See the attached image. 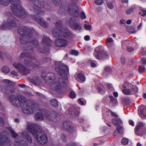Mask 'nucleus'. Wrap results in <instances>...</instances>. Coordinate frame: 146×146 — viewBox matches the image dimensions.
<instances>
[{
	"mask_svg": "<svg viewBox=\"0 0 146 146\" xmlns=\"http://www.w3.org/2000/svg\"><path fill=\"white\" fill-rule=\"evenodd\" d=\"M9 99L14 106L21 107L23 112L25 114L33 113V111L38 108V105L34 100H27L25 97L21 95H11L10 96Z\"/></svg>",
	"mask_w": 146,
	"mask_h": 146,
	"instance_id": "f257e3e1",
	"label": "nucleus"
},
{
	"mask_svg": "<svg viewBox=\"0 0 146 146\" xmlns=\"http://www.w3.org/2000/svg\"><path fill=\"white\" fill-rule=\"evenodd\" d=\"M56 71L64 80L62 77L58 78V80L53 83L52 86L56 91H60L62 90V88L66 85L65 80H66L68 78L67 75L69 73V69L67 65L62 64L60 62H58L56 64Z\"/></svg>",
	"mask_w": 146,
	"mask_h": 146,
	"instance_id": "f03ea898",
	"label": "nucleus"
},
{
	"mask_svg": "<svg viewBox=\"0 0 146 146\" xmlns=\"http://www.w3.org/2000/svg\"><path fill=\"white\" fill-rule=\"evenodd\" d=\"M18 33L21 35L20 37V41L22 44H26L28 42L36 47L38 45L37 41L32 36L33 33L35 35L38 34L33 29H29L24 27H21L18 30Z\"/></svg>",
	"mask_w": 146,
	"mask_h": 146,
	"instance_id": "7ed1b4c3",
	"label": "nucleus"
},
{
	"mask_svg": "<svg viewBox=\"0 0 146 146\" xmlns=\"http://www.w3.org/2000/svg\"><path fill=\"white\" fill-rule=\"evenodd\" d=\"M33 51V47L29 48L20 54V58L21 59L26 57L24 62V64L28 67L35 68L38 67L40 63L39 60L36 59L35 56H32V53Z\"/></svg>",
	"mask_w": 146,
	"mask_h": 146,
	"instance_id": "20e7f679",
	"label": "nucleus"
},
{
	"mask_svg": "<svg viewBox=\"0 0 146 146\" xmlns=\"http://www.w3.org/2000/svg\"><path fill=\"white\" fill-rule=\"evenodd\" d=\"M56 27L52 31L53 36L56 38L62 36L70 38L73 36V34L68 29L63 28L62 25L60 22H56L55 24Z\"/></svg>",
	"mask_w": 146,
	"mask_h": 146,
	"instance_id": "39448f33",
	"label": "nucleus"
},
{
	"mask_svg": "<svg viewBox=\"0 0 146 146\" xmlns=\"http://www.w3.org/2000/svg\"><path fill=\"white\" fill-rule=\"evenodd\" d=\"M33 12L35 13L33 15V19L37 21L41 26L44 28H47L48 26V23L40 17L41 16L44 15V13L42 10H32Z\"/></svg>",
	"mask_w": 146,
	"mask_h": 146,
	"instance_id": "423d86ee",
	"label": "nucleus"
},
{
	"mask_svg": "<svg viewBox=\"0 0 146 146\" xmlns=\"http://www.w3.org/2000/svg\"><path fill=\"white\" fill-rule=\"evenodd\" d=\"M11 3V9H22L23 7L19 0H0V4L6 6Z\"/></svg>",
	"mask_w": 146,
	"mask_h": 146,
	"instance_id": "0eeeda50",
	"label": "nucleus"
},
{
	"mask_svg": "<svg viewBox=\"0 0 146 146\" xmlns=\"http://www.w3.org/2000/svg\"><path fill=\"white\" fill-rule=\"evenodd\" d=\"M12 142L8 137V133L3 131L0 135V146H11Z\"/></svg>",
	"mask_w": 146,
	"mask_h": 146,
	"instance_id": "6e6552de",
	"label": "nucleus"
},
{
	"mask_svg": "<svg viewBox=\"0 0 146 146\" xmlns=\"http://www.w3.org/2000/svg\"><path fill=\"white\" fill-rule=\"evenodd\" d=\"M34 137L37 141V143L40 144H45L47 142L48 140L46 135L42 129L38 131V132Z\"/></svg>",
	"mask_w": 146,
	"mask_h": 146,
	"instance_id": "1a4fd4ad",
	"label": "nucleus"
},
{
	"mask_svg": "<svg viewBox=\"0 0 146 146\" xmlns=\"http://www.w3.org/2000/svg\"><path fill=\"white\" fill-rule=\"evenodd\" d=\"M146 126L145 123L143 122L139 123L135 128L136 134L138 136H142L145 132Z\"/></svg>",
	"mask_w": 146,
	"mask_h": 146,
	"instance_id": "9d476101",
	"label": "nucleus"
},
{
	"mask_svg": "<svg viewBox=\"0 0 146 146\" xmlns=\"http://www.w3.org/2000/svg\"><path fill=\"white\" fill-rule=\"evenodd\" d=\"M13 65L22 75H26L30 73L29 70L20 63L15 62Z\"/></svg>",
	"mask_w": 146,
	"mask_h": 146,
	"instance_id": "9b49d317",
	"label": "nucleus"
},
{
	"mask_svg": "<svg viewBox=\"0 0 146 146\" xmlns=\"http://www.w3.org/2000/svg\"><path fill=\"white\" fill-rule=\"evenodd\" d=\"M27 129L31 133L34 137L38 132V131L41 129V127L35 124H32L28 125L27 126Z\"/></svg>",
	"mask_w": 146,
	"mask_h": 146,
	"instance_id": "f8f14e48",
	"label": "nucleus"
},
{
	"mask_svg": "<svg viewBox=\"0 0 146 146\" xmlns=\"http://www.w3.org/2000/svg\"><path fill=\"white\" fill-rule=\"evenodd\" d=\"M41 77L44 80L45 82L47 84H48L54 80L56 78L55 74L53 72L48 73L46 75L42 74L41 75Z\"/></svg>",
	"mask_w": 146,
	"mask_h": 146,
	"instance_id": "ddd939ff",
	"label": "nucleus"
},
{
	"mask_svg": "<svg viewBox=\"0 0 146 146\" xmlns=\"http://www.w3.org/2000/svg\"><path fill=\"white\" fill-rule=\"evenodd\" d=\"M131 89H124L123 90V92L124 94L126 95H132L137 92L138 88L136 86L131 85Z\"/></svg>",
	"mask_w": 146,
	"mask_h": 146,
	"instance_id": "4468645a",
	"label": "nucleus"
},
{
	"mask_svg": "<svg viewBox=\"0 0 146 146\" xmlns=\"http://www.w3.org/2000/svg\"><path fill=\"white\" fill-rule=\"evenodd\" d=\"M55 45L58 46L65 47L68 45L67 41L64 38H58L56 39L54 41Z\"/></svg>",
	"mask_w": 146,
	"mask_h": 146,
	"instance_id": "2eb2a0df",
	"label": "nucleus"
},
{
	"mask_svg": "<svg viewBox=\"0 0 146 146\" xmlns=\"http://www.w3.org/2000/svg\"><path fill=\"white\" fill-rule=\"evenodd\" d=\"M94 56L98 60L106 58L108 56L106 52L104 51L101 52L100 50H96L94 52Z\"/></svg>",
	"mask_w": 146,
	"mask_h": 146,
	"instance_id": "dca6fc26",
	"label": "nucleus"
},
{
	"mask_svg": "<svg viewBox=\"0 0 146 146\" xmlns=\"http://www.w3.org/2000/svg\"><path fill=\"white\" fill-rule=\"evenodd\" d=\"M13 14L21 18H24L27 15V13L25 10H12Z\"/></svg>",
	"mask_w": 146,
	"mask_h": 146,
	"instance_id": "f3484780",
	"label": "nucleus"
},
{
	"mask_svg": "<svg viewBox=\"0 0 146 146\" xmlns=\"http://www.w3.org/2000/svg\"><path fill=\"white\" fill-rule=\"evenodd\" d=\"M5 26L6 28L10 29L12 27H16L17 25L14 19L11 18L8 19L5 24Z\"/></svg>",
	"mask_w": 146,
	"mask_h": 146,
	"instance_id": "a211bd4d",
	"label": "nucleus"
},
{
	"mask_svg": "<svg viewBox=\"0 0 146 146\" xmlns=\"http://www.w3.org/2000/svg\"><path fill=\"white\" fill-rule=\"evenodd\" d=\"M61 127L68 131H70L72 129L73 126L71 121H65L62 123Z\"/></svg>",
	"mask_w": 146,
	"mask_h": 146,
	"instance_id": "6ab92c4d",
	"label": "nucleus"
},
{
	"mask_svg": "<svg viewBox=\"0 0 146 146\" xmlns=\"http://www.w3.org/2000/svg\"><path fill=\"white\" fill-rule=\"evenodd\" d=\"M138 110L139 115L142 118H146V107L145 106L141 105L139 106Z\"/></svg>",
	"mask_w": 146,
	"mask_h": 146,
	"instance_id": "aec40b11",
	"label": "nucleus"
},
{
	"mask_svg": "<svg viewBox=\"0 0 146 146\" xmlns=\"http://www.w3.org/2000/svg\"><path fill=\"white\" fill-rule=\"evenodd\" d=\"M28 142L25 140L16 139L15 142V146H28Z\"/></svg>",
	"mask_w": 146,
	"mask_h": 146,
	"instance_id": "412c9836",
	"label": "nucleus"
},
{
	"mask_svg": "<svg viewBox=\"0 0 146 146\" xmlns=\"http://www.w3.org/2000/svg\"><path fill=\"white\" fill-rule=\"evenodd\" d=\"M33 1L35 5L38 8H43L44 5V0H34Z\"/></svg>",
	"mask_w": 146,
	"mask_h": 146,
	"instance_id": "4be33fe9",
	"label": "nucleus"
},
{
	"mask_svg": "<svg viewBox=\"0 0 146 146\" xmlns=\"http://www.w3.org/2000/svg\"><path fill=\"white\" fill-rule=\"evenodd\" d=\"M42 42L44 45H46L48 47L51 46V41L50 38L45 35L43 36Z\"/></svg>",
	"mask_w": 146,
	"mask_h": 146,
	"instance_id": "5701e85b",
	"label": "nucleus"
},
{
	"mask_svg": "<svg viewBox=\"0 0 146 146\" xmlns=\"http://www.w3.org/2000/svg\"><path fill=\"white\" fill-rule=\"evenodd\" d=\"M111 121L117 127L118 126L123 125L122 121L119 118H113L112 119Z\"/></svg>",
	"mask_w": 146,
	"mask_h": 146,
	"instance_id": "b1692460",
	"label": "nucleus"
},
{
	"mask_svg": "<svg viewBox=\"0 0 146 146\" xmlns=\"http://www.w3.org/2000/svg\"><path fill=\"white\" fill-rule=\"evenodd\" d=\"M31 82L34 85H38L41 83V81L38 77H34L31 79Z\"/></svg>",
	"mask_w": 146,
	"mask_h": 146,
	"instance_id": "393cba45",
	"label": "nucleus"
},
{
	"mask_svg": "<svg viewBox=\"0 0 146 146\" xmlns=\"http://www.w3.org/2000/svg\"><path fill=\"white\" fill-rule=\"evenodd\" d=\"M79 10H68V12L70 13L71 15L78 17L79 16Z\"/></svg>",
	"mask_w": 146,
	"mask_h": 146,
	"instance_id": "a878e982",
	"label": "nucleus"
},
{
	"mask_svg": "<svg viewBox=\"0 0 146 146\" xmlns=\"http://www.w3.org/2000/svg\"><path fill=\"white\" fill-rule=\"evenodd\" d=\"M35 119L37 120H42L44 119V116L41 112H37L35 115Z\"/></svg>",
	"mask_w": 146,
	"mask_h": 146,
	"instance_id": "bb28decb",
	"label": "nucleus"
},
{
	"mask_svg": "<svg viewBox=\"0 0 146 146\" xmlns=\"http://www.w3.org/2000/svg\"><path fill=\"white\" fill-rule=\"evenodd\" d=\"M79 111H78L76 109L74 108L73 111L71 114L73 115V117L76 119H78L79 118Z\"/></svg>",
	"mask_w": 146,
	"mask_h": 146,
	"instance_id": "cd10ccee",
	"label": "nucleus"
},
{
	"mask_svg": "<svg viewBox=\"0 0 146 146\" xmlns=\"http://www.w3.org/2000/svg\"><path fill=\"white\" fill-rule=\"evenodd\" d=\"M53 114L54 117V119H52V121L54 122H58L60 119V115L56 112H54Z\"/></svg>",
	"mask_w": 146,
	"mask_h": 146,
	"instance_id": "c85d7f7f",
	"label": "nucleus"
},
{
	"mask_svg": "<svg viewBox=\"0 0 146 146\" xmlns=\"http://www.w3.org/2000/svg\"><path fill=\"white\" fill-rule=\"evenodd\" d=\"M23 137L27 140L28 142L31 143L32 142V139L31 137L27 133H23Z\"/></svg>",
	"mask_w": 146,
	"mask_h": 146,
	"instance_id": "c756f323",
	"label": "nucleus"
},
{
	"mask_svg": "<svg viewBox=\"0 0 146 146\" xmlns=\"http://www.w3.org/2000/svg\"><path fill=\"white\" fill-rule=\"evenodd\" d=\"M76 21L75 18L74 17H72L70 18L67 21V23H68L71 28L75 24Z\"/></svg>",
	"mask_w": 146,
	"mask_h": 146,
	"instance_id": "7c9ffc66",
	"label": "nucleus"
},
{
	"mask_svg": "<svg viewBox=\"0 0 146 146\" xmlns=\"http://www.w3.org/2000/svg\"><path fill=\"white\" fill-rule=\"evenodd\" d=\"M8 129L11 135L13 138H15L18 136V134L14 130H13L11 127H9L8 128Z\"/></svg>",
	"mask_w": 146,
	"mask_h": 146,
	"instance_id": "2f4dec72",
	"label": "nucleus"
},
{
	"mask_svg": "<svg viewBox=\"0 0 146 146\" xmlns=\"http://www.w3.org/2000/svg\"><path fill=\"white\" fill-rule=\"evenodd\" d=\"M51 105L54 107H57L58 106V102L55 99H53L50 101Z\"/></svg>",
	"mask_w": 146,
	"mask_h": 146,
	"instance_id": "473e14b6",
	"label": "nucleus"
},
{
	"mask_svg": "<svg viewBox=\"0 0 146 146\" xmlns=\"http://www.w3.org/2000/svg\"><path fill=\"white\" fill-rule=\"evenodd\" d=\"M1 70L3 73L5 74L9 73L10 71L9 67L7 65L3 66L1 68Z\"/></svg>",
	"mask_w": 146,
	"mask_h": 146,
	"instance_id": "72a5a7b5",
	"label": "nucleus"
},
{
	"mask_svg": "<svg viewBox=\"0 0 146 146\" xmlns=\"http://www.w3.org/2000/svg\"><path fill=\"white\" fill-rule=\"evenodd\" d=\"M9 87L6 86H3L1 88V90L4 93L9 94Z\"/></svg>",
	"mask_w": 146,
	"mask_h": 146,
	"instance_id": "f704fd0d",
	"label": "nucleus"
},
{
	"mask_svg": "<svg viewBox=\"0 0 146 146\" xmlns=\"http://www.w3.org/2000/svg\"><path fill=\"white\" fill-rule=\"evenodd\" d=\"M9 87L6 86H3L1 88V90L4 93L9 94Z\"/></svg>",
	"mask_w": 146,
	"mask_h": 146,
	"instance_id": "c9c22d12",
	"label": "nucleus"
},
{
	"mask_svg": "<svg viewBox=\"0 0 146 146\" xmlns=\"http://www.w3.org/2000/svg\"><path fill=\"white\" fill-rule=\"evenodd\" d=\"M82 27L81 24L78 23H75L72 27L71 28L73 29L80 30L81 29Z\"/></svg>",
	"mask_w": 146,
	"mask_h": 146,
	"instance_id": "e433bc0d",
	"label": "nucleus"
},
{
	"mask_svg": "<svg viewBox=\"0 0 146 146\" xmlns=\"http://www.w3.org/2000/svg\"><path fill=\"white\" fill-rule=\"evenodd\" d=\"M98 89L99 92L102 94H104L106 91L104 87L102 85H101L100 86L98 87Z\"/></svg>",
	"mask_w": 146,
	"mask_h": 146,
	"instance_id": "4c0bfd02",
	"label": "nucleus"
},
{
	"mask_svg": "<svg viewBox=\"0 0 146 146\" xmlns=\"http://www.w3.org/2000/svg\"><path fill=\"white\" fill-rule=\"evenodd\" d=\"M3 82L5 84L8 85L9 86H14L15 85V83L7 79L4 80L3 81Z\"/></svg>",
	"mask_w": 146,
	"mask_h": 146,
	"instance_id": "58836bf2",
	"label": "nucleus"
},
{
	"mask_svg": "<svg viewBox=\"0 0 146 146\" xmlns=\"http://www.w3.org/2000/svg\"><path fill=\"white\" fill-rule=\"evenodd\" d=\"M109 98L110 102L114 104H116L117 103V101L116 99L114 98L112 96H109Z\"/></svg>",
	"mask_w": 146,
	"mask_h": 146,
	"instance_id": "ea45409f",
	"label": "nucleus"
},
{
	"mask_svg": "<svg viewBox=\"0 0 146 146\" xmlns=\"http://www.w3.org/2000/svg\"><path fill=\"white\" fill-rule=\"evenodd\" d=\"M123 125L118 126L117 127V130L118 133H121L123 132Z\"/></svg>",
	"mask_w": 146,
	"mask_h": 146,
	"instance_id": "a19ab883",
	"label": "nucleus"
},
{
	"mask_svg": "<svg viewBox=\"0 0 146 146\" xmlns=\"http://www.w3.org/2000/svg\"><path fill=\"white\" fill-rule=\"evenodd\" d=\"M45 119L47 120L52 121L53 119H52V117L49 114V113H46L45 114Z\"/></svg>",
	"mask_w": 146,
	"mask_h": 146,
	"instance_id": "79ce46f5",
	"label": "nucleus"
},
{
	"mask_svg": "<svg viewBox=\"0 0 146 146\" xmlns=\"http://www.w3.org/2000/svg\"><path fill=\"white\" fill-rule=\"evenodd\" d=\"M48 50L49 49L48 48H47L46 49L41 48H39L38 49V52L42 53H46L48 52Z\"/></svg>",
	"mask_w": 146,
	"mask_h": 146,
	"instance_id": "37998d69",
	"label": "nucleus"
},
{
	"mask_svg": "<svg viewBox=\"0 0 146 146\" xmlns=\"http://www.w3.org/2000/svg\"><path fill=\"white\" fill-rule=\"evenodd\" d=\"M78 76L79 78L82 81H84L85 80V78L84 76L82 74H78Z\"/></svg>",
	"mask_w": 146,
	"mask_h": 146,
	"instance_id": "c03bdc74",
	"label": "nucleus"
},
{
	"mask_svg": "<svg viewBox=\"0 0 146 146\" xmlns=\"http://www.w3.org/2000/svg\"><path fill=\"white\" fill-rule=\"evenodd\" d=\"M145 68L144 66L141 65L139 67L138 72L140 73H143L145 70Z\"/></svg>",
	"mask_w": 146,
	"mask_h": 146,
	"instance_id": "a18cd8bd",
	"label": "nucleus"
},
{
	"mask_svg": "<svg viewBox=\"0 0 146 146\" xmlns=\"http://www.w3.org/2000/svg\"><path fill=\"white\" fill-rule=\"evenodd\" d=\"M54 5L59 6L61 3V0H52Z\"/></svg>",
	"mask_w": 146,
	"mask_h": 146,
	"instance_id": "49530a36",
	"label": "nucleus"
},
{
	"mask_svg": "<svg viewBox=\"0 0 146 146\" xmlns=\"http://www.w3.org/2000/svg\"><path fill=\"white\" fill-rule=\"evenodd\" d=\"M128 139L127 138H124L123 139L121 140V144L124 145H127L128 144Z\"/></svg>",
	"mask_w": 146,
	"mask_h": 146,
	"instance_id": "de8ad7c7",
	"label": "nucleus"
},
{
	"mask_svg": "<svg viewBox=\"0 0 146 146\" xmlns=\"http://www.w3.org/2000/svg\"><path fill=\"white\" fill-rule=\"evenodd\" d=\"M76 95L74 91H72L70 92L69 95L70 97L72 99H73L75 98Z\"/></svg>",
	"mask_w": 146,
	"mask_h": 146,
	"instance_id": "09e8293b",
	"label": "nucleus"
},
{
	"mask_svg": "<svg viewBox=\"0 0 146 146\" xmlns=\"http://www.w3.org/2000/svg\"><path fill=\"white\" fill-rule=\"evenodd\" d=\"M131 83H129L127 82H125L123 84V85L122 87H123L124 88H126L127 87H131Z\"/></svg>",
	"mask_w": 146,
	"mask_h": 146,
	"instance_id": "8fccbe9b",
	"label": "nucleus"
},
{
	"mask_svg": "<svg viewBox=\"0 0 146 146\" xmlns=\"http://www.w3.org/2000/svg\"><path fill=\"white\" fill-rule=\"evenodd\" d=\"M129 32L131 33H135L136 32L135 27L133 26L130 27L129 28Z\"/></svg>",
	"mask_w": 146,
	"mask_h": 146,
	"instance_id": "3c124183",
	"label": "nucleus"
},
{
	"mask_svg": "<svg viewBox=\"0 0 146 146\" xmlns=\"http://www.w3.org/2000/svg\"><path fill=\"white\" fill-rule=\"evenodd\" d=\"M69 54L71 55H73L75 56H77L78 54V52L77 50H72L69 53Z\"/></svg>",
	"mask_w": 146,
	"mask_h": 146,
	"instance_id": "603ef678",
	"label": "nucleus"
},
{
	"mask_svg": "<svg viewBox=\"0 0 146 146\" xmlns=\"http://www.w3.org/2000/svg\"><path fill=\"white\" fill-rule=\"evenodd\" d=\"M79 14L80 15V17L82 19H86V15L84 13L83 11L81 12Z\"/></svg>",
	"mask_w": 146,
	"mask_h": 146,
	"instance_id": "864d4df0",
	"label": "nucleus"
},
{
	"mask_svg": "<svg viewBox=\"0 0 146 146\" xmlns=\"http://www.w3.org/2000/svg\"><path fill=\"white\" fill-rule=\"evenodd\" d=\"M104 3L103 0H95V3L98 5H101Z\"/></svg>",
	"mask_w": 146,
	"mask_h": 146,
	"instance_id": "5fc2aeb1",
	"label": "nucleus"
},
{
	"mask_svg": "<svg viewBox=\"0 0 146 146\" xmlns=\"http://www.w3.org/2000/svg\"><path fill=\"white\" fill-rule=\"evenodd\" d=\"M6 55L5 53H2L0 51V58L3 60L6 57Z\"/></svg>",
	"mask_w": 146,
	"mask_h": 146,
	"instance_id": "6e6d98bb",
	"label": "nucleus"
},
{
	"mask_svg": "<svg viewBox=\"0 0 146 146\" xmlns=\"http://www.w3.org/2000/svg\"><path fill=\"white\" fill-rule=\"evenodd\" d=\"M139 14L141 15L142 16L144 17L146 15V11L145 10H141L139 13Z\"/></svg>",
	"mask_w": 146,
	"mask_h": 146,
	"instance_id": "4d7b16f0",
	"label": "nucleus"
},
{
	"mask_svg": "<svg viewBox=\"0 0 146 146\" xmlns=\"http://www.w3.org/2000/svg\"><path fill=\"white\" fill-rule=\"evenodd\" d=\"M107 5L109 8L111 9H113V6L112 3L110 2H108L107 3Z\"/></svg>",
	"mask_w": 146,
	"mask_h": 146,
	"instance_id": "13d9d810",
	"label": "nucleus"
},
{
	"mask_svg": "<svg viewBox=\"0 0 146 146\" xmlns=\"http://www.w3.org/2000/svg\"><path fill=\"white\" fill-rule=\"evenodd\" d=\"M9 94L13 93L15 92V88L11 87H9Z\"/></svg>",
	"mask_w": 146,
	"mask_h": 146,
	"instance_id": "bf43d9fd",
	"label": "nucleus"
},
{
	"mask_svg": "<svg viewBox=\"0 0 146 146\" xmlns=\"http://www.w3.org/2000/svg\"><path fill=\"white\" fill-rule=\"evenodd\" d=\"M84 27L85 29L86 30H88L91 28V26L90 25H88L87 24H85Z\"/></svg>",
	"mask_w": 146,
	"mask_h": 146,
	"instance_id": "052dcab7",
	"label": "nucleus"
},
{
	"mask_svg": "<svg viewBox=\"0 0 146 146\" xmlns=\"http://www.w3.org/2000/svg\"><path fill=\"white\" fill-rule=\"evenodd\" d=\"M113 39L111 37H109L107 38L106 40V42L107 43H111L112 42H113Z\"/></svg>",
	"mask_w": 146,
	"mask_h": 146,
	"instance_id": "680f3d73",
	"label": "nucleus"
},
{
	"mask_svg": "<svg viewBox=\"0 0 146 146\" xmlns=\"http://www.w3.org/2000/svg\"><path fill=\"white\" fill-rule=\"evenodd\" d=\"M4 125V121L1 117H0V126H3Z\"/></svg>",
	"mask_w": 146,
	"mask_h": 146,
	"instance_id": "e2e57ef3",
	"label": "nucleus"
},
{
	"mask_svg": "<svg viewBox=\"0 0 146 146\" xmlns=\"http://www.w3.org/2000/svg\"><path fill=\"white\" fill-rule=\"evenodd\" d=\"M127 49L128 52H130L133 51L134 49L131 46H128L127 47Z\"/></svg>",
	"mask_w": 146,
	"mask_h": 146,
	"instance_id": "0e129e2a",
	"label": "nucleus"
},
{
	"mask_svg": "<svg viewBox=\"0 0 146 146\" xmlns=\"http://www.w3.org/2000/svg\"><path fill=\"white\" fill-rule=\"evenodd\" d=\"M133 12V10H127L126 13L127 15H129L132 13Z\"/></svg>",
	"mask_w": 146,
	"mask_h": 146,
	"instance_id": "69168bd1",
	"label": "nucleus"
},
{
	"mask_svg": "<svg viewBox=\"0 0 146 146\" xmlns=\"http://www.w3.org/2000/svg\"><path fill=\"white\" fill-rule=\"evenodd\" d=\"M66 146H76V145L75 143L71 142L67 144Z\"/></svg>",
	"mask_w": 146,
	"mask_h": 146,
	"instance_id": "338daca9",
	"label": "nucleus"
},
{
	"mask_svg": "<svg viewBox=\"0 0 146 146\" xmlns=\"http://www.w3.org/2000/svg\"><path fill=\"white\" fill-rule=\"evenodd\" d=\"M11 75H13L15 76H17L18 74L16 71L15 70H13L11 72Z\"/></svg>",
	"mask_w": 146,
	"mask_h": 146,
	"instance_id": "774afa93",
	"label": "nucleus"
}]
</instances>
